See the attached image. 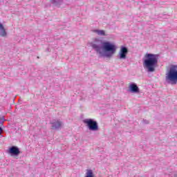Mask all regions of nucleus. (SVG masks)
<instances>
[{
	"mask_svg": "<svg viewBox=\"0 0 177 177\" xmlns=\"http://www.w3.org/2000/svg\"><path fill=\"white\" fill-rule=\"evenodd\" d=\"M52 127L51 129H59L63 127V122H60V120H55V122H50Z\"/></svg>",
	"mask_w": 177,
	"mask_h": 177,
	"instance_id": "6",
	"label": "nucleus"
},
{
	"mask_svg": "<svg viewBox=\"0 0 177 177\" xmlns=\"http://www.w3.org/2000/svg\"><path fill=\"white\" fill-rule=\"evenodd\" d=\"M92 48L96 50L100 54L103 53L102 48L106 52H109L106 56H112L116 52V46L114 44H111L109 41L102 42L101 39H95L93 42L91 43Z\"/></svg>",
	"mask_w": 177,
	"mask_h": 177,
	"instance_id": "1",
	"label": "nucleus"
},
{
	"mask_svg": "<svg viewBox=\"0 0 177 177\" xmlns=\"http://www.w3.org/2000/svg\"><path fill=\"white\" fill-rule=\"evenodd\" d=\"M94 32H97V34L100 35H105V30H93Z\"/></svg>",
	"mask_w": 177,
	"mask_h": 177,
	"instance_id": "10",
	"label": "nucleus"
},
{
	"mask_svg": "<svg viewBox=\"0 0 177 177\" xmlns=\"http://www.w3.org/2000/svg\"><path fill=\"white\" fill-rule=\"evenodd\" d=\"M2 133V128L0 127V135Z\"/></svg>",
	"mask_w": 177,
	"mask_h": 177,
	"instance_id": "11",
	"label": "nucleus"
},
{
	"mask_svg": "<svg viewBox=\"0 0 177 177\" xmlns=\"http://www.w3.org/2000/svg\"><path fill=\"white\" fill-rule=\"evenodd\" d=\"M8 153L14 156H19L20 154V149H19V147L13 146L9 149Z\"/></svg>",
	"mask_w": 177,
	"mask_h": 177,
	"instance_id": "8",
	"label": "nucleus"
},
{
	"mask_svg": "<svg viewBox=\"0 0 177 177\" xmlns=\"http://www.w3.org/2000/svg\"><path fill=\"white\" fill-rule=\"evenodd\" d=\"M84 124H86V127H88L90 131H98L99 126L98 123L96 121H93V120H84Z\"/></svg>",
	"mask_w": 177,
	"mask_h": 177,
	"instance_id": "4",
	"label": "nucleus"
},
{
	"mask_svg": "<svg viewBox=\"0 0 177 177\" xmlns=\"http://www.w3.org/2000/svg\"><path fill=\"white\" fill-rule=\"evenodd\" d=\"M0 35L1 37H6V30L3 27V25L0 23Z\"/></svg>",
	"mask_w": 177,
	"mask_h": 177,
	"instance_id": "9",
	"label": "nucleus"
},
{
	"mask_svg": "<svg viewBox=\"0 0 177 177\" xmlns=\"http://www.w3.org/2000/svg\"><path fill=\"white\" fill-rule=\"evenodd\" d=\"M166 79L171 81L173 84L177 82V65L172 64L166 75Z\"/></svg>",
	"mask_w": 177,
	"mask_h": 177,
	"instance_id": "3",
	"label": "nucleus"
},
{
	"mask_svg": "<svg viewBox=\"0 0 177 177\" xmlns=\"http://www.w3.org/2000/svg\"><path fill=\"white\" fill-rule=\"evenodd\" d=\"M129 91L133 93H140L139 86L136 84H130Z\"/></svg>",
	"mask_w": 177,
	"mask_h": 177,
	"instance_id": "7",
	"label": "nucleus"
},
{
	"mask_svg": "<svg viewBox=\"0 0 177 177\" xmlns=\"http://www.w3.org/2000/svg\"><path fill=\"white\" fill-rule=\"evenodd\" d=\"M129 50L126 46H122L119 51L120 59H126Z\"/></svg>",
	"mask_w": 177,
	"mask_h": 177,
	"instance_id": "5",
	"label": "nucleus"
},
{
	"mask_svg": "<svg viewBox=\"0 0 177 177\" xmlns=\"http://www.w3.org/2000/svg\"><path fill=\"white\" fill-rule=\"evenodd\" d=\"M159 56L153 53H146L143 59V66L149 72H153L158 63Z\"/></svg>",
	"mask_w": 177,
	"mask_h": 177,
	"instance_id": "2",
	"label": "nucleus"
}]
</instances>
